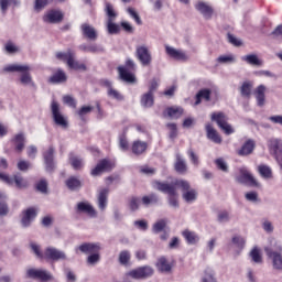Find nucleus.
<instances>
[{
	"instance_id": "obj_60",
	"label": "nucleus",
	"mask_w": 282,
	"mask_h": 282,
	"mask_svg": "<svg viewBox=\"0 0 282 282\" xmlns=\"http://www.w3.org/2000/svg\"><path fill=\"white\" fill-rule=\"evenodd\" d=\"M215 164L219 171H223L224 173H228V163L221 158L215 160Z\"/></svg>"
},
{
	"instance_id": "obj_35",
	"label": "nucleus",
	"mask_w": 282,
	"mask_h": 282,
	"mask_svg": "<svg viewBox=\"0 0 282 282\" xmlns=\"http://www.w3.org/2000/svg\"><path fill=\"white\" fill-rule=\"evenodd\" d=\"M231 243L238 249L236 251L237 254H241V250L246 248V238H243L242 236H234L231 238Z\"/></svg>"
},
{
	"instance_id": "obj_20",
	"label": "nucleus",
	"mask_w": 282,
	"mask_h": 282,
	"mask_svg": "<svg viewBox=\"0 0 282 282\" xmlns=\"http://www.w3.org/2000/svg\"><path fill=\"white\" fill-rule=\"evenodd\" d=\"M54 147H50L44 153L43 159L45 162V169L48 173H52L56 169V164H54Z\"/></svg>"
},
{
	"instance_id": "obj_9",
	"label": "nucleus",
	"mask_w": 282,
	"mask_h": 282,
	"mask_svg": "<svg viewBox=\"0 0 282 282\" xmlns=\"http://www.w3.org/2000/svg\"><path fill=\"white\" fill-rule=\"evenodd\" d=\"M268 147L270 153H273L276 163L282 170V140L276 138L270 139L268 141Z\"/></svg>"
},
{
	"instance_id": "obj_39",
	"label": "nucleus",
	"mask_w": 282,
	"mask_h": 282,
	"mask_svg": "<svg viewBox=\"0 0 282 282\" xmlns=\"http://www.w3.org/2000/svg\"><path fill=\"white\" fill-rule=\"evenodd\" d=\"M10 6H14V8H18V6H21V1L20 0H0V10L3 14L8 12V8H10Z\"/></svg>"
},
{
	"instance_id": "obj_32",
	"label": "nucleus",
	"mask_w": 282,
	"mask_h": 282,
	"mask_svg": "<svg viewBox=\"0 0 282 282\" xmlns=\"http://www.w3.org/2000/svg\"><path fill=\"white\" fill-rule=\"evenodd\" d=\"M210 94H213V91H210V89H207V88L200 89L196 94L195 106L202 105V100H206V102L210 101Z\"/></svg>"
},
{
	"instance_id": "obj_4",
	"label": "nucleus",
	"mask_w": 282,
	"mask_h": 282,
	"mask_svg": "<svg viewBox=\"0 0 282 282\" xmlns=\"http://www.w3.org/2000/svg\"><path fill=\"white\" fill-rule=\"evenodd\" d=\"M174 184L177 188L182 189L184 202L193 204L197 199V191L191 188V183L184 180H177Z\"/></svg>"
},
{
	"instance_id": "obj_53",
	"label": "nucleus",
	"mask_w": 282,
	"mask_h": 282,
	"mask_svg": "<svg viewBox=\"0 0 282 282\" xmlns=\"http://www.w3.org/2000/svg\"><path fill=\"white\" fill-rule=\"evenodd\" d=\"M242 61L248 63L249 65H261V61L254 54L246 55L242 57Z\"/></svg>"
},
{
	"instance_id": "obj_36",
	"label": "nucleus",
	"mask_w": 282,
	"mask_h": 282,
	"mask_svg": "<svg viewBox=\"0 0 282 282\" xmlns=\"http://www.w3.org/2000/svg\"><path fill=\"white\" fill-rule=\"evenodd\" d=\"M166 113H167L169 118H172V120H177V118H182V115L184 113V108L170 107L166 109Z\"/></svg>"
},
{
	"instance_id": "obj_57",
	"label": "nucleus",
	"mask_w": 282,
	"mask_h": 282,
	"mask_svg": "<svg viewBox=\"0 0 282 282\" xmlns=\"http://www.w3.org/2000/svg\"><path fill=\"white\" fill-rule=\"evenodd\" d=\"M91 111H94V107L93 106H83L77 111V116L80 118V120H84L85 116H87L88 113H91Z\"/></svg>"
},
{
	"instance_id": "obj_15",
	"label": "nucleus",
	"mask_w": 282,
	"mask_h": 282,
	"mask_svg": "<svg viewBox=\"0 0 282 282\" xmlns=\"http://www.w3.org/2000/svg\"><path fill=\"white\" fill-rule=\"evenodd\" d=\"M83 252V254H96L100 252V242H84L76 248V252Z\"/></svg>"
},
{
	"instance_id": "obj_51",
	"label": "nucleus",
	"mask_w": 282,
	"mask_h": 282,
	"mask_svg": "<svg viewBox=\"0 0 282 282\" xmlns=\"http://www.w3.org/2000/svg\"><path fill=\"white\" fill-rule=\"evenodd\" d=\"M4 52L7 54H18V52H21V48H19V46H17V44L13 42H7L4 44Z\"/></svg>"
},
{
	"instance_id": "obj_24",
	"label": "nucleus",
	"mask_w": 282,
	"mask_h": 282,
	"mask_svg": "<svg viewBox=\"0 0 282 282\" xmlns=\"http://www.w3.org/2000/svg\"><path fill=\"white\" fill-rule=\"evenodd\" d=\"M104 85L107 89V94L109 98H112V100H124V96L120 94L116 88H113V84L109 80H105Z\"/></svg>"
},
{
	"instance_id": "obj_44",
	"label": "nucleus",
	"mask_w": 282,
	"mask_h": 282,
	"mask_svg": "<svg viewBox=\"0 0 282 282\" xmlns=\"http://www.w3.org/2000/svg\"><path fill=\"white\" fill-rule=\"evenodd\" d=\"M69 164L75 171H80L83 166H85V163L83 162V159L79 156H70L69 158Z\"/></svg>"
},
{
	"instance_id": "obj_23",
	"label": "nucleus",
	"mask_w": 282,
	"mask_h": 282,
	"mask_svg": "<svg viewBox=\"0 0 282 282\" xmlns=\"http://www.w3.org/2000/svg\"><path fill=\"white\" fill-rule=\"evenodd\" d=\"M35 218H36V208L31 207L24 210L23 217L21 220L23 228H28V226H30Z\"/></svg>"
},
{
	"instance_id": "obj_50",
	"label": "nucleus",
	"mask_w": 282,
	"mask_h": 282,
	"mask_svg": "<svg viewBox=\"0 0 282 282\" xmlns=\"http://www.w3.org/2000/svg\"><path fill=\"white\" fill-rule=\"evenodd\" d=\"M154 99H153V94L151 93H145L142 97H141V105L142 107L149 108L153 105Z\"/></svg>"
},
{
	"instance_id": "obj_2",
	"label": "nucleus",
	"mask_w": 282,
	"mask_h": 282,
	"mask_svg": "<svg viewBox=\"0 0 282 282\" xmlns=\"http://www.w3.org/2000/svg\"><path fill=\"white\" fill-rule=\"evenodd\" d=\"M264 252L271 259L272 268L275 272H282V245L281 241L272 238L270 243L264 247Z\"/></svg>"
},
{
	"instance_id": "obj_34",
	"label": "nucleus",
	"mask_w": 282,
	"mask_h": 282,
	"mask_svg": "<svg viewBox=\"0 0 282 282\" xmlns=\"http://www.w3.org/2000/svg\"><path fill=\"white\" fill-rule=\"evenodd\" d=\"M183 237L189 246H195L199 242V236L195 231L185 230L183 231Z\"/></svg>"
},
{
	"instance_id": "obj_40",
	"label": "nucleus",
	"mask_w": 282,
	"mask_h": 282,
	"mask_svg": "<svg viewBox=\"0 0 282 282\" xmlns=\"http://www.w3.org/2000/svg\"><path fill=\"white\" fill-rule=\"evenodd\" d=\"M175 171L177 173H181L182 175H184V173H186V171H188L186 161H184V159H182V156H180V154L176 155Z\"/></svg>"
},
{
	"instance_id": "obj_18",
	"label": "nucleus",
	"mask_w": 282,
	"mask_h": 282,
	"mask_svg": "<svg viewBox=\"0 0 282 282\" xmlns=\"http://www.w3.org/2000/svg\"><path fill=\"white\" fill-rule=\"evenodd\" d=\"M111 169H113L111 162L104 159L96 165L95 169L91 170L90 175H93V177H98V175H102V173H107L108 171H111Z\"/></svg>"
},
{
	"instance_id": "obj_42",
	"label": "nucleus",
	"mask_w": 282,
	"mask_h": 282,
	"mask_svg": "<svg viewBox=\"0 0 282 282\" xmlns=\"http://www.w3.org/2000/svg\"><path fill=\"white\" fill-rule=\"evenodd\" d=\"M240 94L242 98H250L252 96V84L250 82L242 83Z\"/></svg>"
},
{
	"instance_id": "obj_12",
	"label": "nucleus",
	"mask_w": 282,
	"mask_h": 282,
	"mask_svg": "<svg viewBox=\"0 0 282 282\" xmlns=\"http://www.w3.org/2000/svg\"><path fill=\"white\" fill-rule=\"evenodd\" d=\"M44 259H48L50 261H67V254L65 251L48 247L44 251Z\"/></svg>"
},
{
	"instance_id": "obj_8",
	"label": "nucleus",
	"mask_w": 282,
	"mask_h": 282,
	"mask_svg": "<svg viewBox=\"0 0 282 282\" xmlns=\"http://www.w3.org/2000/svg\"><path fill=\"white\" fill-rule=\"evenodd\" d=\"M135 57L143 67H149L153 61L151 51H149V46L147 45H139L135 47Z\"/></svg>"
},
{
	"instance_id": "obj_3",
	"label": "nucleus",
	"mask_w": 282,
	"mask_h": 282,
	"mask_svg": "<svg viewBox=\"0 0 282 282\" xmlns=\"http://www.w3.org/2000/svg\"><path fill=\"white\" fill-rule=\"evenodd\" d=\"M55 56L58 61L66 63L68 69H74L75 72L87 70V66L76 59V53L70 48H68L66 52H57Z\"/></svg>"
},
{
	"instance_id": "obj_37",
	"label": "nucleus",
	"mask_w": 282,
	"mask_h": 282,
	"mask_svg": "<svg viewBox=\"0 0 282 282\" xmlns=\"http://www.w3.org/2000/svg\"><path fill=\"white\" fill-rule=\"evenodd\" d=\"M144 151H147V142L138 140L132 143V153L134 155H142Z\"/></svg>"
},
{
	"instance_id": "obj_33",
	"label": "nucleus",
	"mask_w": 282,
	"mask_h": 282,
	"mask_svg": "<svg viewBox=\"0 0 282 282\" xmlns=\"http://www.w3.org/2000/svg\"><path fill=\"white\" fill-rule=\"evenodd\" d=\"M156 268H158L159 272L169 273V272H171L173 267L171 265L169 260H166V258L161 257L158 259Z\"/></svg>"
},
{
	"instance_id": "obj_61",
	"label": "nucleus",
	"mask_w": 282,
	"mask_h": 282,
	"mask_svg": "<svg viewBox=\"0 0 282 282\" xmlns=\"http://www.w3.org/2000/svg\"><path fill=\"white\" fill-rule=\"evenodd\" d=\"M100 261V253H91L90 256H88L87 258V263L88 265H96V263H99Z\"/></svg>"
},
{
	"instance_id": "obj_64",
	"label": "nucleus",
	"mask_w": 282,
	"mask_h": 282,
	"mask_svg": "<svg viewBox=\"0 0 282 282\" xmlns=\"http://www.w3.org/2000/svg\"><path fill=\"white\" fill-rule=\"evenodd\" d=\"M66 282H76V273L70 269H65Z\"/></svg>"
},
{
	"instance_id": "obj_54",
	"label": "nucleus",
	"mask_w": 282,
	"mask_h": 282,
	"mask_svg": "<svg viewBox=\"0 0 282 282\" xmlns=\"http://www.w3.org/2000/svg\"><path fill=\"white\" fill-rule=\"evenodd\" d=\"M128 14L137 23V25H142V19L140 18V14H138L137 10L133 8L127 9Z\"/></svg>"
},
{
	"instance_id": "obj_26",
	"label": "nucleus",
	"mask_w": 282,
	"mask_h": 282,
	"mask_svg": "<svg viewBox=\"0 0 282 282\" xmlns=\"http://www.w3.org/2000/svg\"><path fill=\"white\" fill-rule=\"evenodd\" d=\"M265 85H259L254 90V97L257 100L258 107H263L265 105V91H267Z\"/></svg>"
},
{
	"instance_id": "obj_38",
	"label": "nucleus",
	"mask_w": 282,
	"mask_h": 282,
	"mask_svg": "<svg viewBox=\"0 0 282 282\" xmlns=\"http://www.w3.org/2000/svg\"><path fill=\"white\" fill-rule=\"evenodd\" d=\"M8 199V196L6 193L0 192V217H6L8 213H10V209L8 208V203L6 200Z\"/></svg>"
},
{
	"instance_id": "obj_13",
	"label": "nucleus",
	"mask_w": 282,
	"mask_h": 282,
	"mask_svg": "<svg viewBox=\"0 0 282 282\" xmlns=\"http://www.w3.org/2000/svg\"><path fill=\"white\" fill-rule=\"evenodd\" d=\"M165 54L173 58V61H182L183 63L188 61V55L182 50H177L171 45L165 44Z\"/></svg>"
},
{
	"instance_id": "obj_46",
	"label": "nucleus",
	"mask_w": 282,
	"mask_h": 282,
	"mask_svg": "<svg viewBox=\"0 0 282 282\" xmlns=\"http://www.w3.org/2000/svg\"><path fill=\"white\" fill-rule=\"evenodd\" d=\"M258 172L264 180H271L272 177V169L268 165H259Z\"/></svg>"
},
{
	"instance_id": "obj_59",
	"label": "nucleus",
	"mask_w": 282,
	"mask_h": 282,
	"mask_svg": "<svg viewBox=\"0 0 282 282\" xmlns=\"http://www.w3.org/2000/svg\"><path fill=\"white\" fill-rule=\"evenodd\" d=\"M167 130L170 131L169 137L171 140H175L177 138V124L176 123H167Z\"/></svg>"
},
{
	"instance_id": "obj_22",
	"label": "nucleus",
	"mask_w": 282,
	"mask_h": 282,
	"mask_svg": "<svg viewBox=\"0 0 282 282\" xmlns=\"http://www.w3.org/2000/svg\"><path fill=\"white\" fill-rule=\"evenodd\" d=\"M108 199H109V188H101L97 196V206L99 210L104 212L107 209Z\"/></svg>"
},
{
	"instance_id": "obj_58",
	"label": "nucleus",
	"mask_w": 282,
	"mask_h": 282,
	"mask_svg": "<svg viewBox=\"0 0 282 282\" xmlns=\"http://www.w3.org/2000/svg\"><path fill=\"white\" fill-rule=\"evenodd\" d=\"M187 155L194 166H199V155L193 149L187 150Z\"/></svg>"
},
{
	"instance_id": "obj_48",
	"label": "nucleus",
	"mask_w": 282,
	"mask_h": 282,
	"mask_svg": "<svg viewBox=\"0 0 282 282\" xmlns=\"http://www.w3.org/2000/svg\"><path fill=\"white\" fill-rule=\"evenodd\" d=\"M130 261H131V252H129V250L120 251V253H119V263L121 265H129Z\"/></svg>"
},
{
	"instance_id": "obj_10",
	"label": "nucleus",
	"mask_w": 282,
	"mask_h": 282,
	"mask_svg": "<svg viewBox=\"0 0 282 282\" xmlns=\"http://www.w3.org/2000/svg\"><path fill=\"white\" fill-rule=\"evenodd\" d=\"M26 279H39L40 281H54V275L44 269H29Z\"/></svg>"
},
{
	"instance_id": "obj_14",
	"label": "nucleus",
	"mask_w": 282,
	"mask_h": 282,
	"mask_svg": "<svg viewBox=\"0 0 282 282\" xmlns=\"http://www.w3.org/2000/svg\"><path fill=\"white\" fill-rule=\"evenodd\" d=\"M0 180L2 182H6V184H9V186H11V184L17 185L18 188H25L28 186V181H25L21 175L17 174L12 177L0 173Z\"/></svg>"
},
{
	"instance_id": "obj_55",
	"label": "nucleus",
	"mask_w": 282,
	"mask_h": 282,
	"mask_svg": "<svg viewBox=\"0 0 282 282\" xmlns=\"http://www.w3.org/2000/svg\"><path fill=\"white\" fill-rule=\"evenodd\" d=\"M166 224H167V220L166 219H160L158 220L153 227H152V230L153 232H162V230H164V228H166Z\"/></svg>"
},
{
	"instance_id": "obj_7",
	"label": "nucleus",
	"mask_w": 282,
	"mask_h": 282,
	"mask_svg": "<svg viewBox=\"0 0 282 282\" xmlns=\"http://www.w3.org/2000/svg\"><path fill=\"white\" fill-rule=\"evenodd\" d=\"M153 268L149 265L139 267L137 269H132L126 273V276L130 279H134L135 281L144 280L151 278L153 274Z\"/></svg>"
},
{
	"instance_id": "obj_19",
	"label": "nucleus",
	"mask_w": 282,
	"mask_h": 282,
	"mask_svg": "<svg viewBox=\"0 0 282 282\" xmlns=\"http://www.w3.org/2000/svg\"><path fill=\"white\" fill-rule=\"evenodd\" d=\"M80 32L84 39H88V41H97L98 40V31L94 25L89 23H83L80 25Z\"/></svg>"
},
{
	"instance_id": "obj_45",
	"label": "nucleus",
	"mask_w": 282,
	"mask_h": 282,
	"mask_svg": "<svg viewBox=\"0 0 282 282\" xmlns=\"http://www.w3.org/2000/svg\"><path fill=\"white\" fill-rule=\"evenodd\" d=\"M236 62H237V58L232 54L220 55L217 58V63H220V65H231L232 63H236Z\"/></svg>"
},
{
	"instance_id": "obj_29",
	"label": "nucleus",
	"mask_w": 282,
	"mask_h": 282,
	"mask_svg": "<svg viewBox=\"0 0 282 282\" xmlns=\"http://www.w3.org/2000/svg\"><path fill=\"white\" fill-rule=\"evenodd\" d=\"M118 72L119 78L123 80V83H135V76L131 74V72H129L127 67L119 66Z\"/></svg>"
},
{
	"instance_id": "obj_5",
	"label": "nucleus",
	"mask_w": 282,
	"mask_h": 282,
	"mask_svg": "<svg viewBox=\"0 0 282 282\" xmlns=\"http://www.w3.org/2000/svg\"><path fill=\"white\" fill-rule=\"evenodd\" d=\"M212 121L216 122L219 129L226 133V135H230L235 133V129H232V126L228 123V117L224 112H214L212 113Z\"/></svg>"
},
{
	"instance_id": "obj_17",
	"label": "nucleus",
	"mask_w": 282,
	"mask_h": 282,
	"mask_svg": "<svg viewBox=\"0 0 282 282\" xmlns=\"http://www.w3.org/2000/svg\"><path fill=\"white\" fill-rule=\"evenodd\" d=\"M76 210H77V213H83L84 215H87L88 217H91L93 219L98 217V212H96L94 206L91 204H89V202H87V200L77 203Z\"/></svg>"
},
{
	"instance_id": "obj_56",
	"label": "nucleus",
	"mask_w": 282,
	"mask_h": 282,
	"mask_svg": "<svg viewBox=\"0 0 282 282\" xmlns=\"http://www.w3.org/2000/svg\"><path fill=\"white\" fill-rule=\"evenodd\" d=\"M217 221L219 224H228V221H230V213H228L227 210L219 212L217 216Z\"/></svg>"
},
{
	"instance_id": "obj_1",
	"label": "nucleus",
	"mask_w": 282,
	"mask_h": 282,
	"mask_svg": "<svg viewBox=\"0 0 282 282\" xmlns=\"http://www.w3.org/2000/svg\"><path fill=\"white\" fill-rule=\"evenodd\" d=\"M3 72H7L9 74L18 73L19 76V83L23 87H36V84L34 83V79L32 78V67L28 64H9L3 67Z\"/></svg>"
},
{
	"instance_id": "obj_28",
	"label": "nucleus",
	"mask_w": 282,
	"mask_h": 282,
	"mask_svg": "<svg viewBox=\"0 0 282 282\" xmlns=\"http://www.w3.org/2000/svg\"><path fill=\"white\" fill-rule=\"evenodd\" d=\"M67 82V74L64 73L63 69H57V72L52 75L48 78V83H52V85H61V83H66Z\"/></svg>"
},
{
	"instance_id": "obj_27",
	"label": "nucleus",
	"mask_w": 282,
	"mask_h": 282,
	"mask_svg": "<svg viewBox=\"0 0 282 282\" xmlns=\"http://www.w3.org/2000/svg\"><path fill=\"white\" fill-rule=\"evenodd\" d=\"M205 129H206L208 140H210L212 142H215V144H221V137L219 135L217 130H215L213 124L207 123Z\"/></svg>"
},
{
	"instance_id": "obj_49",
	"label": "nucleus",
	"mask_w": 282,
	"mask_h": 282,
	"mask_svg": "<svg viewBox=\"0 0 282 282\" xmlns=\"http://www.w3.org/2000/svg\"><path fill=\"white\" fill-rule=\"evenodd\" d=\"M167 202H169V206L174 210H177V208H180V200L177 199V191H175V194H169Z\"/></svg>"
},
{
	"instance_id": "obj_62",
	"label": "nucleus",
	"mask_w": 282,
	"mask_h": 282,
	"mask_svg": "<svg viewBox=\"0 0 282 282\" xmlns=\"http://www.w3.org/2000/svg\"><path fill=\"white\" fill-rule=\"evenodd\" d=\"M107 28L110 34H118L120 32V25L113 23V21L107 22Z\"/></svg>"
},
{
	"instance_id": "obj_11",
	"label": "nucleus",
	"mask_w": 282,
	"mask_h": 282,
	"mask_svg": "<svg viewBox=\"0 0 282 282\" xmlns=\"http://www.w3.org/2000/svg\"><path fill=\"white\" fill-rule=\"evenodd\" d=\"M194 8L195 10H197V12H199V14H202V17L206 21H210V19H213V14H215V9H213V6H210L208 2H205L203 0H198L194 4Z\"/></svg>"
},
{
	"instance_id": "obj_21",
	"label": "nucleus",
	"mask_w": 282,
	"mask_h": 282,
	"mask_svg": "<svg viewBox=\"0 0 282 282\" xmlns=\"http://www.w3.org/2000/svg\"><path fill=\"white\" fill-rule=\"evenodd\" d=\"M63 12L59 10H51L43 17L44 23H61L63 21Z\"/></svg>"
},
{
	"instance_id": "obj_52",
	"label": "nucleus",
	"mask_w": 282,
	"mask_h": 282,
	"mask_svg": "<svg viewBox=\"0 0 282 282\" xmlns=\"http://www.w3.org/2000/svg\"><path fill=\"white\" fill-rule=\"evenodd\" d=\"M106 14L108 17V21H116V17H118V13H116V11L113 10V6H111V3L107 2L106 3Z\"/></svg>"
},
{
	"instance_id": "obj_6",
	"label": "nucleus",
	"mask_w": 282,
	"mask_h": 282,
	"mask_svg": "<svg viewBox=\"0 0 282 282\" xmlns=\"http://www.w3.org/2000/svg\"><path fill=\"white\" fill-rule=\"evenodd\" d=\"M51 111L53 116V120L57 127H61L62 129H67L69 127V122L67 121V118L61 112V106L56 101H52L51 104Z\"/></svg>"
},
{
	"instance_id": "obj_41",
	"label": "nucleus",
	"mask_w": 282,
	"mask_h": 282,
	"mask_svg": "<svg viewBox=\"0 0 282 282\" xmlns=\"http://www.w3.org/2000/svg\"><path fill=\"white\" fill-rule=\"evenodd\" d=\"M78 50L82 52H90L91 54H97V52H102V47L98 46L97 44H82L78 46Z\"/></svg>"
},
{
	"instance_id": "obj_47",
	"label": "nucleus",
	"mask_w": 282,
	"mask_h": 282,
	"mask_svg": "<svg viewBox=\"0 0 282 282\" xmlns=\"http://www.w3.org/2000/svg\"><path fill=\"white\" fill-rule=\"evenodd\" d=\"M66 186L69 188V191H78L80 188V180L72 176L66 181Z\"/></svg>"
},
{
	"instance_id": "obj_63",
	"label": "nucleus",
	"mask_w": 282,
	"mask_h": 282,
	"mask_svg": "<svg viewBox=\"0 0 282 282\" xmlns=\"http://www.w3.org/2000/svg\"><path fill=\"white\" fill-rule=\"evenodd\" d=\"M247 202H252L253 204L259 202V194L257 192H249L245 194Z\"/></svg>"
},
{
	"instance_id": "obj_25",
	"label": "nucleus",
	"mask_w": 282,
	"mask_h": 282,
	"mask_svg": "<svg viewBox=\"0 0 282 282\" xmlns=\"http://www.w3.org/2000/svg\"><path fill=\"white\" fill-rule=\"evenodd\" d=\"M154 186L158 188V191H161V193H166L167 195H175V191H177L175 181L173 184L155 182Z\"/></svg>"
},
{
	"instance_id": "obj_16",
	"label": "nucleus",
	"mask_w": 282,
	"mask_h": 282,
	"mask_svg": "<svg viewBox=\"0 0 282 282\" xmlns=\"http://www.w3.org/2000/svg\"><path fill=\"white\" fill-rule=\"evenodd\" d=\"M239 184H248L249 186H258L254 176L246 169L240 170V174L236 177Z\"/></svg>"
},
{
	"instance_id": "obj_30",
	"label": "nucleus",
	"mask_w": 282,
	"mask_h": 282,
	"mask_svg": "<svg viewBox=\"0 0 282 282\" xmlns=\"http://www.w3.org/2000/svg\"><path fill=\"white\" fill-rule=\"evenodd\" d=\"M254 151V141L248 140L246 143L242 144V147L238 150V155L241 158L246 155H250Z\"/></svg>"
},
{
	"instance_id": "obj_31",
	"label": "nucleus",
	"mask_w": 282,
	"mask_h": 282,
	"mask_svg": "<svg viewBox=\"0 0 282 282\" xmlns=\"http://www.w3.org/2000/svg\"><path fill=\"white\" fill-rule=\"evenodd\" d=\"M249 257L252 263H257L258 265L263 263V256H261V249H259V247H253L249 252Z\"/></svg>"
},
{
	"instance_id": "obj_43",
	"label": "nucleus",
	"mask_w": 282,
	"mask_h": 282,
	"mask_svg": "<svg viewBox=\"0 0 282 282\" xmlns=\"http://www.w3.org/2000/svg\"><path fill=\"white\" fill-rule=\"evenodd\" d=\"M159 200L160 198L155 194L143 196L141 199L143 206H147V207L153 206V204H158Z\"/></svg>"
}]
</instances>
